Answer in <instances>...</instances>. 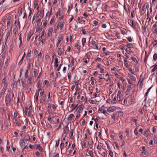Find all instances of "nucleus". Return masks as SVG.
Segmentation results:
<instances>
[{"instance_id": "nucleus-1", "label": "nucleus", "mask_w": 157, "mask_h": 157, "mask_svg": "<svg viewBox=\"0 0 157 157\" xmlns=\"http://www.w3.org/2000/svg\"><path fill=\"white\" fill-rule=\"evenodd\" d=\"M10 88L8 89L5 97V102L6 106L11 105L12 104L13 99L11 97Z\"/></svg>"}, {"instance_id": "nucleus-2", "label": "nucleus", "mask_w": 157, "mask_h": 157, "mask_svg": "<svg viewBox=\"0 0 157 157\" xmlns=\"http://www.w3.org/2000/svg\"><path fill=\"white\" fill-rule=\"evenodd\" d=\"M56 18L60 19H63L64 13L61 11L60 8L58 9L57 12L55 14Z\"/></svg>"}, {"instance_id": "nucleus-3", "label": "nucleus", "mask_w": 157, "mask_h": 157, "mask_svg": "<svg viewBox=\"0 0 157 157\" xmlns=\"http://www.w3.org/2000/svg\"><path fill=\"white\" fill-rule=\"evenodd\" d=\"M64 21L63 19H60L58 21L57 25L61 32L64 31L63 28L64 27Z\"/></svg>"}, {"instance_id": "nucleus-4", "label": "nucleus", "mask_w": 157, "mask_h": 157, "mask_svg": "<svg viewBox=\"0 0 157 157\" xmlns=\"http://www.w3.org/2000/svg\"><path fill=\"white\" fill-rule=\"evenodd\" d=\"M10 32L9 30H8L6 34L5 39L4 42L5 44H6V42L9 39H10Z\"/></svg>"}, {"instance_id": "nucleus-5", "label": "nucleus", "mask_w": 157, "mask_h": 157, "mask_svg": "<svg viewBox=\"0 0 157 157\" xmlns=\"http://www.w3.org/2000/svg\"><path fill=\"white\" fill-rule=\"evenodd\" d=\"M117 109L116 107L114 106H113L112 107H110L108 108L107 109V111L109 112H112Z\"/></svg>"}, {"instance_id": "nucleus-6", "label": "nucleus", "mask_w": 157, "mask_h": 157, "mask_svg": "<svg viewBox=\"0 0 157 157\" xmlns=\"http://www.w3.org/2000/svg\"><path fill=\"white\" fill-rule=\"evenodd\" d=\"M53 31V28L52 27H49L48 28L47 33L48 35V36L50 37L52 35Z\"/></svg>"}, {"instance_id": "nucleus-7", "label": "nucleus", "mask_w": 157, "mask_h": 157, "mask_svg": "<svg viewBox=\"0 0 157 157\" xmlns=\"http://www.w3.org/2000/svg\"><path fill=\"white\" fill-rule=\"evenodd\" d=\"M33 31H30L29 33L28 34L27 36V39L28 41L30 40L31 36L33 35Z\"/></svg>"}, {"instance_id": "nucleus-8", "label": "nucleus", "mask_w": 157, "mask_h": 157, "mask_svg": "<svg viewBox=\"0 0 157 157\" xmlns=\"http://www.w3.org/2000/svg\"><path fill=\"white\" fill-rule=\"evenodd\" d=\"M44 31L43 30L42 32L41 33V35L39 37V38L40 39V40H41V41L42 42V43H43L44 42L45 40L43 39V37L44 36Z\"/></svg>"}, {"instance_id": "nucleus-9", "label": "nucleus", "mask_w": 157, "mask_h": 157, "mask_svg": "<svg viewBox=\"0 0 157 157\" xmlns=\"http://www.w3.org/2000/svg\"><path fill=\"white\" fill-rule=\"evenodd\" d=\"M6 76L5 75L4 76V77L3 78L2 80V84H3V86L5 85H6V86H7V84L6 83Z\"/></svg>"}, {"instance_id": "nucleus-10", "label": "nucleus", "mask_w": 157, "mask_h": 157, "mask_svg": "<svg viewBox=\"0 0 157 157\" xmlns=\"http://www.w3.org/2000/svg\"><path fill=\"white\" fill-rule=\"evenodd\" d=\"M129 24L133 28H134L136 27V24L134 23L133 21L132 20H130L129 21H128Z\"/></svg>"}, {"instance_id": "nucleus-11", "label": "nucleus", "mask_w": 157, "mask_h": 157, "mask_svg": "<svg viewBox=\"0 0 157 157\" xmlns=\"http://www.w3.org/2000/svg\"><path fill=\"white\" fill-rule=\"evenodd\" d=\"M150 132L149 129H145L144 134V136L146 137L148 136L149 135Z\"/></svg>"}, {"instance_id": "nucleus-12", "label": "nucleus", "mask_w": 157, "mask_h": 157, "mask_svg": "<svg viewBox=\"0 0 157 157\" xmlns=\"http://www.w3.org/2000/svg\"><path fill=\"white\" fill-rule=\"evenodd\" d=\"M7 86H6V85H5L3 86V88L2 89L0 93H1L3 94H4L5 92H6V90L7 89Z\"/></svg>"}, {"instance_id": "nucleus-13", "label": "nucleus", "mask_w": 157, "mask_h": 157, "mask_svg": "<svg viewBox=\"0 0 157 157\" xmlns=\"http://www.w3.org/2000/svg\"><path fill=\"white\" fill-rule=\"evenodd\" d=\"M33 81V74L28 78V84L30 85L31 83Z\"/></svg>"}, {"instance_id": "nucleus-14", "label": "nucleus", "mask_w": 157, "mask_h": 157, "mask_svg": "<svg viewBox=\"0 0 157 157\" xmlns=\"http://www.w3.org/2000/svg\"><path fill=\"white\" fill-rule=\"evenodd\" d=\"M42 26H37L36 27V32H40L42 30Z\"/></svg>"}, {"instance_id": "nucleus-15", "label": "nucleus", "mask_w": 157, "mask_h": 157, "mask_svg": "<svg viewBox=\"0 0 157 157\" xmlns=\"http://www.w3.org/2000/svg\"><path fill=\"white\" fill-rule=\"evenodd\" d=\"M59 29V28L57 24L56 23L54 25V33H56L57 30Z\"/></svg>"}, {"instance_id": "nucleus-16", "label": "nucleus", "mask_w": 157, "mask_h": 157, "mask_svg": "<svg viewBox=\"0 0 157 157\" xmlns=\"http://www.w3.org/2000/svg\"><path fill=\"white\" fill-rule=\"evenodd\" d=\"M10 59V57L9 56H7L5 60V67H7L9 65V60Z\"/></svg>"}, {"instance_id": "nucleus-17", "label": "nucleus", "mask_w": 157, "mask_h": 157, "mask_svg": "<svg viewBox=\"0 0 157 157\" xmlns=\"http://www.w3.org/2000/svg\"><path fill=\"white\" fill-rule=\"evenodd\" d=\"M94 98H93L92 99H90L89 100V102L90 103L95 104H96L97 102V101L95 99H93Z\"/></svg>"}, {"instance_id": "nucleus-18", "label": "nucleus", "mask_w": 157, "mask_h": 157, "mask_svg": "<svg viewBox=\"0 0 157 157\" xmlns=\"http://www.w3.org/2000/svg\"><path fill=\"white\" fill-rule=\"evenodd\" d=\"M100 154H101L102 156L105 157L106 156V151H103L102 150H100Z\"/></svg>"}, {"instance_id": "nucleus-19", "label": "nucleus", "mask_w": 157, "mask_h": 157, "mask_svg": "<svg viewBox=\"0 0 157 157\" xmlns=\"http://www.w3.org/2000/svg\"><path fill=\"white\" fill-rule=\"evenodd\" d=\"M39 96V93L36 92L35 96L34 98L35 100L36 101H38V97Z\"/></svg>"}, {"instance_id": "nucleus-20", "label": "nucleus", "mask_w": 157, "mask_h": 157, "mask_svg": "<svg viewBox=\"0 0 157 157\" xmlns=\"http://www.w3.org/2000/svg\"><path fill=\"white\" fill-rule=\"evenodd\" d=\"M148 154V152L146 150H144V151H143L141 153V155L143 156L147 155Z\"/></svg>"}, {"instance_id": "nucleus-21", "label": "nucleus", "mask_w": 157, "mask_h": 157, "mask_svg": "<svg viewBox=\"0 0 157 157\" xmlns=\"http://www.w3.org/2000/svg\"><path fill=\"white\" fill-rule=\"evenodd\" d=\"M20 145L21 146H24L25 144V142L24 140H21L20 141Z\"/></svg>"}, {"instance_id": "nucleus-22", "label": "nucleus", "mask_w": 157, "mask_h": 157, "mask_svg": "<svg viewBox=\"0 0 157 157\" xmlns=\"http://www.w3.org/2000/svg\"><path fill=\"white\" fill-rule=\"evenodd\" d=\"M36 149H38L40 152H42L43 151V148L39 144H37Z\"/></svg>"}, {"instance_id": "nucleus-23", "label": "nucleus", "mask_w": 157, "mask_h": 157, "mask_svg": "<svg viewBox=\"0 0 157 157\" xmlns=\"http://www.w3.org/2000/svg\"><path fill=\"white\" fill-rule=\"evenodd\" d=\"M74 116L73 114H70L68 117L67 118V120L68 121H70L71 120V119Z\"/></svg>"}, {"instance_id": "nucleus-24", "label": "nucleus", "mask_w": 157, "mask_h": 157, "mask_svg": "<svg viewBox=\"0 0 157 157\" xmlns=\"http://www.w3.org/2000/svg\"><path fill=\"white\" fill-rule=\"evenodd\" d=\"M55 16L52 17L50 22V24L51 25L55 23Z\"/></svg>"}, {"instance_id": "nucleus-25", "label": "nucleus", "mask_w": 157, "mask_h": 157, "mask_svg": "<svg viewBox=\"0 0 157 157\" xmlns=\"http://www.w3.org/2000/svg\"><path fill=\"white\" fill-rule=\"evenodd\" d=\"M120 34L119 32L118 31H116L115 33V34L117 36L118 39H120L121 38V36H119Z\"/></svg>"}, {"instance_id": "nucleus-26", "label": "nucleus", "mask_w": 157, "mask_h": 157, "mask_svg": "<svg viewBox=\"0 0 157 157\" xmlns=\"http://www.w3.org/2000/svg\"><path fill=\"white\" fill-rule=\"evenodd\" d=\"M44 10H41L40 11V14L38 15L39 17L42 18L44 15Z\"/></svg>"}, {"instance_id": "nucleus-27", "label": "nucleus", "mask_w": 157, "mask_h": 157, "mask_svg": "<svg viewBox=\"0 0 157 157\" xmlns=\"http://www.w3.org/2000/svg\"><path fill=\"white\" fill-rule=\"evenodd\" d=\"M152 67H153L154 68L151 70L152 72H154L157 69V64H155Z\"/></svg>"}, {"instance_id": "nucleus-28", "label": "nucleus", "mask_w": 157, "mask_h": 157, "mask_svg": "<svg viewBox=\"0 0 157 157\" xmlns=\"http://www.w3.org/2000/svg\"><path fill=\"white\" fill-rule=\"evenodd\" d=\"M112 6L114 7H117L118 6V4L117 2H112Z\"/></svg>"}, {"instance_id": "nucleus-29", "label": "nucleus", "mask_w": 157, "mask_h": 157, "mask_svg": "<svg viewBox=\"0 0 157 157\" xmlns=\"http://www.w3.org/2000/svg\"><path fill=\"white\" fill-rule=\"evenodd\" d=\"M33 73L34 76L35 77H36L38 74V71L36 69H34L33 70Z\"/></svg>"}, {"instance_id": "nucleus-30", "label": "nucleus", "mask_w": 157, "mask_h": 157, "mask_svg": "<svg viewBox=\"0 0 157 157\" xmlns=\"http://www.w3.org/2000/svg\"><path fill=\"white\" fill-rule=\"evenodd\" d=\"M14 123L16 124L18 126H21V124L19 122L17 121V119H16L15 120Z\"/></svg>"}, {"instance_id": "nucleus-31", "label": "nucleus", "mask_w": 157, "mask_h": 157, "mask_svg": "<svg viewBox=\"0 0 157 157\" xmlns=\"http://www.w3.org/2000/svg\"><path fill=\"white\" fill-rule=\"evenodd\" d=\"M152 32L153 33H157V28L152 27Z\"/></svg>"}, {"instance_id": "nucleus-32", "label": "nucleus", "mask_w": 157, "mask_h": 157, "mask_svg": "<svg viewBox=\"0 0 157 157\" xmlns=\"http://www.w3.org/2000/svg\"><path fill=\"white\" fill-rule=\"evenodd\" d=\"M42 83L40 82V81H38L37 83L36 86L37 87V88H41L42 86Z\"/></svg>"}, {"instance_id": "nucleus-33", "label": "nucleus", "mask_w": 157, "mask_h": 157, "mask_svg": "<svg viewBox=\"0 0 157 157\" xmlns=\"http://www.w3.org/2000/svg\"><path fill=\"white\" fill-rule=\"evenodd\" d=\"M42 22H43V25H42V27H43L44 28L47 25V21L45 20H43Z\"/></svg>"}, {"instance_id": "nucleus-34", "label": "nucleus", "mask_w": 157, "mask_h": 157, "mask_svg": "<svg viewBox=\"0 0 157 157\" xmlns=\"http://www.w3.org/2000/svg\"><path fill=\"white\" fill-rule=\"evenodd\" d=\"M104 106L103 105L101 108H100L99 110L100 111V112L101 113H104L105 111V110L104 107Z\"/></svg>"}, {"instance_id": "nucleus-35", "label": "nucleus", "mask_w": 157, "mask_h": 157, "mask_svg": "<svg viewBox=\"0 0 157 157\" xmlns=\"http://www.w3.org/2000/svg\"><path fill=\"white\" fill-rule=\"evenodd\" d=\"M17 28L16 26L13 27V32L14 35H16L17 31Z\"/></svg>"}, {"instance_id": "nucleus-36", "label": "nucleus", "mask_w": 157, "mask_h": 157, "mask_svg": "<svg viewBox=\"0 0 157 157\" xmlns=\"http://www.w3.org/2000/svg\"><path fill=\"white\" fill-rule=\"evenodd\" d=\"M152 86L151 87H150L147 90V92L146 93V94H145V95L144 96L145 97V99H146L147 98V94H148V93H149V91H150L151 89V88H152Z\"/></svg>"}, {"instance_id": "nucleus-37", "label": "nucleus", "mask_w": 157, "mask_h": 157, "mask_svg": "<svg viewBox=\"0 0 157 157\" xmlns=\"http://www.w3.org/2000/svg\"><path fill=\"white\" fill-rule=\"evenodd\" d=\"M69 131L68 128L67 127L64 128V133L66 134H67L68 133Z\"/></svg>"}, {"instance_id": "nucleus-38", "label": "nucleus", "mask_w": 157, "mask_h": 157, "mask_svg": "<svg viewBox=\"0 0 157 157\" xmlns=\"http://www.w3.org/2000/svg\"><path fill=\"white\" fill-rule=\"evenodd\" d=\"M144 80V78H143V77H142V75H141L140 77V78L139 79L138 84H139L140 82H143Z\"/></svg>"}, {"instance_id": "nucleus-39", "label": "nucleus", "mask_w": 157, "mask_h": 157, "mask_svg": "<svg viewBox=\"0 0 157 157\" xmlns=\"http://www.w3.org/2000/svg\"><path fill=\"white\" fill-rule=\"evenodd\" d=\"M65 147V145L63 143H62L60 145V148L61 149V151L62 150V149L64 148Z\"/></svg>"}, {"instance_id": "nucleus-40", "label": "nucleus", "mask_w": 157, "mask_h": 157, "mask_svg": "<svg viewBox=\"0 0 157 157\" xmlns=\"http://www.w3.org/2000/svg\"><path fill=\"white\" fill-rule=\"evenodd\" d=\"M154 143L157 144V135H155L154 137Z\"/></svg>"}, {"instance_id": "nucleus-41", "label": "nucleus", "mask_w": 157, "mask_h": 157, "mask_svg": "<svg viewBox=\"0 0 157 157\" xmlns=\"http://www.w3.org/2000/svg\"><path fill=\"white\" fill-rule=\"evenodd\" d=\"M21 34L20 35V36H19V40L20 41V44L19 45V48H21V44H22V39H21Z\"/></svg>"}, {"instance_id": "nucleus-42", "label": "nucleus", "mask_w": 157, "mask_h": 157, "mask_svg": "<svg viewBox=\"0 0 157 157\" xmlns=\"http://www.w3.org/2000/svg\"><path fill=\"white\" fill-rule=\"evenodd\" d=\"M21 85L23 87V88H25V87H26V85L25 86V81L24 80H21Z\"/></svg>"}, {"instance_id": "nucleus-43", "label": "nucleus", "mask_w": 157, "mask_h": 157, "mask_svg": "<svg viewBox=\"0 0 157 157\" xmlns=\"http://www.w3.org/2000/svg\"><path fill=\"white\" fill-rule=\"evenodd\" d=\"M134 132L135 135L138 136V129L137 128H136L135 129Z\"/></svg>"}, {"instance_id": "nucleus-44", "label": "nucleus", "mask_w": 157, "mask_h": 157, "mask_svg": "<svg viewBox=\"0 0 157 157\" xmlns=\"http://www.w3.org/2000/svg\"><path fill=\"white\" fill-rule=\"evenodd\" d=\"M86 38H82V45L83 46H84V44H85L86 42Z\"/></svg>"}, {"instance_id": "nucleus-45", "label": "nucleus", "mask_w": 157, "mask_h": 157, "mask_svg": "<svg viewBox=\"0 0 157 157\" xmlns=\"http://www.w3.org/2000/svg\"><path fill=\"white\" fill-rule=\"evenodd\" d=\"M88 154L91 157H94V155L93 154V152L91 151H89L88 152Z\"/></svg>"}, {"instance_id": "nucleus-46", "label": "nucleus", "mask_w": 157, "mask_h": 157, "mask_svg": "<svg viewBox=\"0 0 157 157\" xmlns=\"http://www.w3.org/2000/svg\"><path fill=\"white\" fill-rule=\"evenodd\" d=\"M63 36L62 35L60 34L59 36L58 37V39L63 41Z\"/></svg>"}, {"instance_id": "nucleus-47", "label": "nucleus", "mask_w": 157, "mask_h": 157, "mask_svg": "<svg viewBox=\"0 0 157 157\" xmlns=\"http://www.w3.org/2000/svg\"><path fill=\"white\" fill-rule=\"evenodd\" d=\"M85 97H85L83 96H82L81 98V100L82 101H84L85 100H86L85 102H86L87 101V99L86 98H85Z\"/></svg>"}, {"instance_id": "nucleus-48", "label": "nucleus", "mask_w": 157, "mask_h": 157, "mask_svg": "<svg viewBox=\"0 0 157 157\" xmlns=\"http://www.w3.org/2000/svg\"><path fill=\"white\" fill-rule=\"evenodd\" d=\"M131 59L133 61H134L136 63H138V61L136 59V58H135V57H132Z\"/></svg>"}, {"instance_id": "nucleus-49", "label": "nucleus", "mask_w": 157, "mask_h": 157, "mask_svg": "<svg viewBox=\"0 0 157 157\" xmlns=\"http://www.w3.org/2000/svg\"><path fill=\"white\" fill-rule=\"evenodd\" d=\"M153 59L155 61L157 60V54L156 53H155L154 54Z\"/></svg>"}, {"instance_id": "nucleus-50", "label": "nucleus", "mask_w": 157, "mask_h": 157, "mask_svg": "<svg viewBox=\"0 0 157 157\" xmlns=\"http://www.w3.org/2000/svg\"><path fill=\"white\" fill-rule=\"evenodd\" d=\"M24 56H23L21 59L20 60V61L18 63V65H19V66H20L21 64H22V63L23 62V59H24Z\"/></svg>"}, {"instance_id": "nucleus-51", "label": "nucleus", "mask_w": 157, "mask_h": 157, "mask_svg": "<svg viewBox=\"0 0 157 157\" xmlns=\"http://www.w3.org/2000/svg\"><path fill=\"white\" fill-rule=\"evenodd\" d=\"M29 76V72L28 70H26L25 73V77L26 78H27Z\"/></svg>"}, {"instance_id": "nucleus-52", "label": "nucleus", "mask_w": 157, "mask_h": 157, "mask_svg": "<svg viewBox=\"0 0 157 157\" xmlns=\"http://www.w3.org/2000/svg\"><path fill=\"white\" fill-rule=\"evenodd\" d=\"M74 131V130L73 129H72L71 130L70 132V133L69 134V137H72L73 136Z\"/></svg>"}, {"instance_id": "nucleus-53", "label": "nucleus", "mask_w": 157, "mask_h": 157, "mask_svg": "<svg viewBox=\"0 0 157 157\" xmlns=\"http://www.w3.org/2000/svg\"><path fill=\"white\" fill-rule=\"evenodd\" d=\"M59 139H58V140L56 141V144L55 145V147H57L59 146Z\"/></svg>"}, {"instance_id": "nucleus-54", "label": "nucleus", "mask_w": 157, "mask_h": 157, "mask_svg": "<svg viewBox=\"0 0 157 157\" xmlns=\"http://www.w3.org/2000/svg\"><path fill=\"white\" fill-rule=\"evenodd\" d=\"M26 138L25 139V140L26 141H30V138L29 135H28L26 136H25Z\"/></svg>"}, {"instance_id": "nucleus-55", "label": "nucleus", "mask_w": 157, "mask_h": 157, "mask_svg": "<svg viewBox=\"0 0 157 157\" xmlns=\"http://www.w3.org/2000/svg\"><path fill=\"white\" fill-rule=\"evenodd\" d=\"M93 141L92 139H89L88 140V144L90 145H91L92 144Z\"/></svg>"}, {"instance_id": "nucleus-56", "label": "nucleus", "mask_w": 157, "mask_h": 157, "mask_svg": "<svg viewBox=\"0 0 157 157\" xmlns=\"http://www.w3.org/2000/svg\"><path fill=\"white\" fill-rule=\"evenodd\" d=\"M121 91H119L117 93V99H118V98H120V97L121 95Z\"/></svg>"}, {"instance_id": "nucleus-57", "label": "nucleus", "mask_w": 157, "mask_h": 157, "mask_svg": "<svg viewBox=\"0 0 157 157\" xmlns=\"http://www.w3.org/2000/svg\"><path fill=\"white\" fill-rule=\"evenodd\" d=\"M130 78L133 80H136L135 77L133 75H131L130 77Z\"/></svg>"}, {"instance_id": "nucleus-58", "label": "nucleus", "mask_w": 157, "mask_h": 157, "mask_svg": "<svg viewBox=\"0 0 157 157\" xmlns=\"http://www.w3.org/2000/svg\"><path fill=\"white\" fill-rule=\"evenodd\" d=\"M109 154L111 157L113 156V153L111 150L109 151Z\"/></svg>"}, {"instance_id": "nucleus-59", "label": "nucleus", "mask_w": 157, "mask_h": 157, "mask_svg": "<svg viewBox=\"0 0 157 157\" xmlns=\"http://www.w3.org/2000/svg\"><path fill=\"white\" fill-rule=\"evenodd\" d=\"M127 47L129 48H133V45L131 44H128L127 45Z\"/></svg>"}, {"instance_id": "nucleus-60", "label": "nucleus", "mask_w": 157, "mask_h": 157, "mask_svg": "<svg viewBox=\"0 0 157 157\" xmlns=\"http://www.w3.org/2000/svg\"><path fill=\"white\" fill-rule=\"evenodd\" d=\"M131 85H129L128 86V88L126 90V91L127 92H129L131 90Z\"/></svg>"}, {"instance_id": "nucleus-61", "label": "nucleus", "mask_w": 157, "mask_h": 157, "mask_svg": "<svg viewBox=\"0 0 157 157\" xmlns=\"http://www.w3.org/2000/svg\"><path fill=\"white\" fill-rule=\"evenodd\" d=\"M91 54L90 53L88 52L87 53L86 55V56L87 58L88 59H90V54Z\"/></svg>"}, {"instance_id": "nucleus-62", "label": "nucleus", "mask_w": 157, "mask_h": 157, "mask_svg": "<svg viewBox=\"0 0 157 157\" xmlns=\"http://www.w3.org/2000/svg\"><path fill=\"white\" fill-rule=\"evenodd\" d=\"M48 120L50 123H51L52 122H54V120H53L51 118V117H50V118L48 117Z\"/></svg>"}, {"instance_id": "nucleus-63", "label": "nucleus", "mask_w": 157, "mask_h": 157, "mask_svg": "<svg viewBox=\"0 0 157 157\" xmlns=\"http://www.w3.org/2000/svg\"><path fill=\"white\" fill-rule=\"evenodd\" d=\"M83 109V108L81 107H80L79 108L78 110V113H82V112Z\"/></svg>"}, {"instance_id": "nucleus-64", "label": "nucleus", "mask_w": 157, "mask_h": 157, "mask_svg": "<svg viewBox=\"0 0 157 157\" xmlns=\"http://www.w3.org/2000/svg\"><path fill=\"white\" fill-rule=\"evenodd\" d=\"M51 15V13H50L49 12H48L46 14V17H49Z\"/></svg>"}]
</instances>
